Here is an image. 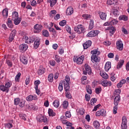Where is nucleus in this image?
<instances>
[{"label": "nucleus", "mask_w": 129, "mask_h": 129, "mask_svg": "<svg viewBox=\"0 0 129 129\" xmlns=\"http://www.w3.org/2000/svg\"><path fill=\"white\" fill-rule=\"evenodd\" d=\"M97 101V99H96V98H92L90 100L91 105H93L94 103H96Z\"/></svg>", "instance_id": "obj_53"}, {"label": "nucleus", "mask_w": 129, "mask_h": 129, "mask_svg": "<svg viewBox=\"0 0 129 129\" xmlns=\"http://www.w3.org/2000/svg\"><path fill=\"white\" fill-rule=\"evenodd\" d=\"M78 28L80 32V34H81V33L84 34V33L86 32L85 28H84V26H83V25H78Z\"/></svg>", "instance_id": "obj_27"}, {"label": "nucleus", "mask_w": 129, "mask_h": 129, "mask_svg": "<svg viewBox=\"0 0 129 129\" xmlns=\"http://www.w3.org/2000/svg\"><path fill=\"white\" fill-rule=\"evenodd\" d=\"M125 83V80L122 79L119 82V83L117 84V87L118 88H120L122 87V85H123V84H124Z\"/></svg>", "instance_id": "obj_29"}, {"label": "nucleus", "mask_w": 129, "mask_h": 129, "mask_svg": "<svg viewBox=\"0 0 129 129\" xmlns=\"http://www.w3.org/2000/svg\"><path fill=\"white\" fill-rule=\"evenodd\" d=\"M93 125H94L95 128L96 129L100 128V123L98 121H94L93 123Z\"/></svg>", "instance_id": "obj_26"}, {"label": "nucleus", "mask_w": 129, "mask_h": 129, "mask_svg": "<svg viewBox=\"0 0 129 129\" xmlns=\"http://www.w3.org/2000/svg\"><path fill=\"white\" fill-rule=\"evenodd\" d=\"M85 111V110L83 108H81L78 110L79 113H80V114H81V115H83V114H84Z\"/></svg>", "instance_id": "obj_56"}, {"label": "nucleus", "mask_w": 129, "mask_h": 129, "mask_svg": "<svg viewBox=\"0 0 129 129\" xmlns=\"http://www.w3.org/2000/svg\"><path fill=\"white\" fill-rule=\"evenodd\" d=\"M106 30L109 31L110 36H112V35H113L115 32V31H116V29H115V28L112 26H108Z\"/></svg>", "instance_id": "obj_11"}, {"label": "nucleus", "mask_w": 129, "mask_h": 129, "mask_svg": "<svg viewBox=\"0 0 129 129\" xmlns=\"http://www.w3.org/2000/svg\"><path fill=\"white\" fill-rule=\"evenodd\" d=\"M99 17L101 20L105 21L106 20V14L102 12H100L99 13Z\"/></svg>", "instance_id": "obj_22"}, {"label": "nucleus", "mask_w": 129, "mask_h": 129, "mask_svg": "<svg viewBox=\"0 0 129 129\" xmlns=\"http://www.w3.org/2000/svg\"><path fill=\"white\" fill-rule=\"evenodd\" d=\"M21 75H22L21 73H18L17 74L15 79L16 82H20V78H21Z\"/></svg>", "instance_id": "obj_36"}, {"label": "nucleus", "mask_w": 129, "mask_h": 129, "mask_svg": "<svg viewBox=\"0 0 129 129\" xmlns=\"http://www.w3.org/2000/svg\"><path fill=\"white\" fill-rule=\"evenodd\" d=\"M18 18H19V14L17 12H14L12 15V20L18 19Z\"/></svg>", "instance_id": "obj_39"}, {"label": "nucleus", "mask_w": 129, "mask_h": 129, "mask_svg": "<svg viewBox=\"0 0 129 129\" xmlns=\"http://www.w3.org/2000/svg\"><path fill=\"white\" fill-rule=\"evenodd\" d=\"M99 34V31L98 30H92L89 32L87 34V37H89V38H92V37H96L97 35Z\"/></svg>", "instance_id": "obj_5"}, {"label": "nucleus", "mask_w": 129, "mask_h": 129, "mask_svg": "<svg viewBox=\"0 0 129 129\" xmlns=\"http://www.w3.org/2000/svg\"><path fill=\"white\" fill-rule=\"evenodd\" d=\"M106 111L104 109H101V110L96 112V116H106Z\"/></svg>", "instance_id": "obj_6"}, {"label": "nucleus", "mask_w": 129, "mask_h": 129, "mask_svg": "<svg viewBox=\"0 0 129 129\" xmlns=\"http://www.w3.org/2000/svg\"><path fill=\"white\" fill-rule=\"evenodd\" d=\"M0 90H1L2 91H3V92H5V91H6V92H9V89H7V87L5 85H1Z\"/></svg>", "instance_id": "obj_32"}, {"label": "nucleus", "mask_w": 129, "mask_h": 129, "mask_svg": "<svg viewBox=\"0 0 129 129\" xmlns=\"http://www.w3.org/2000/svg\"><path fill=\"white\" fill-rule=\"evenodd\" d=\"M13 21H14L15 25H16L17 26V25H19V24H20V23H21V20L20 18H16L15 19H13Z\"/></svg>", "instance_id": "obj_37"}, {"label": "nucleus", "mask_w": 129, "mask_h": 129, "mask_svg": "<svg viewBox=\"0 0 129 129\" xmlns=\"http://www.w3.org/2000/svg\"><path fill=\"white\" fill-rule=\"evenodd\" d=\"M20 118L21 119H23V120H26V115L24 114H19Z\"/></svg>", "instance_id": "obj_63"}, {"label": "nucleus", "mask_w": 129, "mask_h": 129, "mask_svg": "<svg viewBox=\"0 0 129 129\" xmlns=\"http://www.w3.org/2000/svg\"><path fill=\"white\" fill-rule=\"evenodd\" d=\"M91 54H92V55H96V54L99 55L100 54V51L97 50V49H94L91 51Z\"/></svg>", "instance_id": "obj_34"}, {"label": "nucleus", "mask_w": 129, "mask_h": 129, "mask_svg": "<svg viewBox=\"0 0 129 129\" xmlns=\"http://www.w3.org/2000/svg\"><path fill=\"white\" fill-rule=\"evenodd\" d=\"M53 78H54V75L53 74H50L48 75V80L49 82H53Z\"/></svg>", "instance_id": "obj_38"}, {"label": "nucleus", "mask_w": 129, "mask_h": 129, "mask_svg": "<svg viewBox=\"0 0 129 129\" xmlns=\"http://www.w3.org/2000/svg\"><path fill=\"white\" fill-rule=\"evenodd\" d=\"M66 20H62L60 21L59 23V25L61 26V27H63V26H65L66 25Z\"/></svg>", "instance_id": "obj_57"}, {"label": "nucleus", "mask_w": 129, "mask_h": 129, "mask_svg": "<svg viewBox=\"0 0 129 129\" xmlns=\"http://www.w3.org/2000/svg\"><path fill=\"white\" fill-rule=\"evenodd\" d=\"M46 72V69L45 68L43 67V66H41L39 67L38 71L37 73L38 75H43L44 73Z\"/></svg>", "instance_id": "obj_13"}, {"label": "nucleus", "mask_w": 129, "mask_h": 129, "mask_svg": "<svg viewBox=\"0 0 129 129\" xmlns=\"http://www.w3.org/2000/svg\"><path fill=\"white\" fill-rule=\"evenodd\" d=\"M33 28L35 30H34V33L38 34V33H40V32L42 31V29H43V26L37 24L34 25Z\"/></svg>", "instance_id": "obj_7"}, {"label": "nucleus", "mask_w": 129, "mask_h": 129, "mask_svg": "<svg viewBox=\"0 0 129 129\" xmlns=\"http://www.w3.org/2000/svg\"><path fill=\"white\" fill-rule=\"evenodd\" d=\"M38 98L36 95H30L26 97L27 101H32V100H37Z\"/></svg>", "instance_id": "obj_15"}, {"label": "nucleus", "mask_w": 129, "mask_h": 129, "mask_svg": "<svg viewBox=\"0 0 129 129\" xmlns=\"http://www.w3.org/2000/svg\"><path fill=\"white\" fill-rule=\"evenodd\" d=\"M9 15V10L6 8L3 11V16L5 17V18H8V16Z\"/></svg>", "instance_id": "obj_30"}, {"label": "nucleus", "mask_w": 129, "mask_h": 129, "mask_svg": "<svg viewBox=\"0 0 129 129\" xmlns=\"http://www.w3.org/2000/svg\"><path fill=\"white\" fill-rule=\"evenodd\" d=\"M82 17L84 18L85 20H89V19H91V15L89 14H83Z\"/></svg>", "instance_id": "obj_45"}, {"label": "nucleus", "mask_w": 129, "mask_h": 129, "mask_svg": "<svg viewBox=\"0 0 129 129\" xmlns=\"http://www.w3.org/2000/svg\"><path fill=\"white\" fill-rule=\"evenodd\" d=\"M53 105L54 106V107H56V108H58L59 105V101L55 100L53 103Z\"/></svg>", "instance_id": "obj_46"}, {"label": "nucleus", "mask_w": 129, "mask_h": 129, "mask_svg": "<svg viewBox=\"0 0 129 129\" xmlns=\"http://www.w3.org/2000/svg\"><path fill=\"white\" fill-rule=\"evenodd\" d=\"M113 15H114L115 17H117L118 16H119V14L118 13V10H117V9L114 10Z\"/></svg>", "instance_id": "obj_61"}, {"label": "nucleus", "mask_w": 129, "mask_h": 129, "mask_svg": "<svg viewBox=\"0 0 129 129\" xmlns=\"http://www.w3.org/2000/svg\"><path fill=\"white\" fill-rule=\"evenodd\" d=\"M117 106H114L113 107V113L114 114H116V113H117Z\"/></svg>", "instance_id": "obj_58"}, {"label": "nucleus", "mask_w": 129, "mask_h": 129, "mask_svg": "<svg viewBox=\"0 0 129 129\" xmlns=\"http://www.w3.org/2000/svg\"><path fill=\"white\" fill-rule=\"evenodd\" d=\"M91 45H92V42L91 40H88L83 44V46L84 47V49H88Z\"/></svg>", "instance_id": "obj_16"}, {"label": "nucleus", "mask_w": 129, "mask_h": 129, "mask_svg": "<svg viewBox=\"0 0 129 129\" xmlns=\"http://www.w3.org/2000/svg\"><path fill=\"white\" fill-rule=\"evenodd\" d=\"M123 63H124V60L122 59H120L117 65V67H116L117 69H120V68L122 67V65H123Z\"/></svg>", "instance_id": "obj_28"}, {"label": "nucleus", "mask_w": 129, "mask_h": 129, "mask_svg": "<svg viewBox=\"0 0 129 129\" xmlns=\"http://www.w3.org/2000/svg\"><path fill=\"white\" fill-rule=\"evenodd\" d=\"M48 114L49 116H55L56 115V113L54 112V111H53L51 109H48Z\"/></svg>", "instance_id": "obj_35"}, {"label": "nucleus", "mask_w": 129, "mask_h": 129, "mask_svg": "<svg viewBox=\"0 0 129 129\" xmlns=\"http://www.w3.org/2000/svg\"><path fill=\"white\" fill-rule=\"evenodd\" d=\"M58 90L61 92L62 90H63V81H61L59 82V86H58Z\"/></svg>", "instance_id": "obj_44"}, {"label": "nucleus", "mask_w": 129, "mask_h": 129, "mask_svg": "<svg viewBox=\"0 0 129 129\" xmlns=\"http://www.w3.org/2000/svg\"><path fill=\"white\" fill-rule=\"evenodd\" d=\"M107 83H108V81L107 80H105L101 82V85H102V86H103L104 87H107Z\"/></svg>", "instance_id": "obj_47"}, {"label": "nucleus", "mask_w": 129, "mask_h": 129, "mask_svg": "<svg viewBox=\"0 0 129 129\" xmlns=\"http://www.w3.org/2000/svg\"><path fill=\"white\" fill-rule=\"evenodd\" d=\"M101 90H102V89H101V88H100V87L96 88V89H95L96 93L97 94H99V93H100V92H101Z\"/></svg>", "instance_id": "obj_62"}, {"label": "nucleus", "mask_w": 129, "mask_h": 129, "mask_svg": "<svg viewBox=\"0 0 129 129\" xmlns=\"http://www.w3.org/2000/svg\"><path fill=\"white\" fill-rule=\"evenodd\" d=\"M94 27V21L93 20H90V24L89 26V30H92L93 28Z\"/></svg>", "instance_id": "obj_33"}, {"label": "nucleus", "mask_w": 129, "mask_h": 129, "mask_svg": "<svg viewBox=\"0 0 129 129\" xmlns=\"http://www.w3.org/2000/svg\"><path fill=\"white\" fill-rule=\"evenodd\" d=\"M118 22L115 19L111 20L110 22H107L104 24V26H112V25H116Z\"/></svg>", "instance_id": "obj_14"}, {"label": "nucleus", "mask_w": 129, "mask_h": 129, "mask_svg": "<svg viewBox=\"0 0 129 129\" xmlns=\"http://www.w3.org/2000/svg\"><path fill=\"white\" fill-rule=\"evenodd\" d=\"M40 45V38L36 37L35 41H34V49H37Z\"/></svg>", "instance_id": "obj_18"}, {"label": "nucleus", "mask_w": 129, "mask_h": 129, "mask_svg": "<svg viewBox=\"0 0 129 129\" xmlns=\"http://www.w3.org/2000/svg\"><path fill=\"white\" fill-rule=\"evenodd\" d=\"M121 129H127V119L125 116L122 117Z\"/></svg>", "instance_id": "obj_3"}, {"label": "nucleus", "mask_w": 129, "mask_h": 129, "mask_svg": "<svg viewBox=\"0 0 129 129\" xmlns=\"http://www.w3.org/2000/svg\"><path fill=\"white\" fill-rule=\"evenodd\" d=\"M86 90L87 92L89 93V94H92V90H91V87H90V86L88 85L86 86Z\"/></svg>", "instance_id": "obj_41"}, {"label": "nucleus", "mask_w": 129, "mask_h": 129, "mask_svg": "<svg viewBox=\"0 0 129 129\" xmlns=\"http://www.w3.org/2000/svg\"><path fill=\"white\" fill-rule=\"evenodd\" d=\"M6 64L10 67V68L13 67V61L10 59L6 60Z\"/></svg>", "instance_id": "obj_43"}, {"label": "nucleus", "mask_w": 129, "mask_h": 129, "mask_svg": "<svg viewBox=\"0 0 129 129\" xmlns=\"http://www.w3.org/2000/svg\"><path fill=\"white\" fill-rule=\"evenodd\" d=\"M60 118H61V119H62V120H61V122H62V123H63V124H67V122H68V121H67V120H64L65 118H66V117H65V116H61V117H60Z\"/></svg>", "instance_id": "obj_48"}, {"label": "nucleus", "mask_w": 129, "mask_h": 129, "mask_svg": "<svg viewBox=\"0 0 129 129\" xmlns=\"http://www.w3.org/2000/svg\"><path fill=\"white\" fill-rule=\"evenodd\" d=\"M85 70H86V71H87L88 74H89V75H90V74H91V68L90 67V66H89V65H88V64L86 63L85 64Z\"/></svg>", "instance_id": "obj_23"}, {"label": "nucleus", "mask_w": 129, "mask_h": 129, "mask_svg": "<svg viewBox=\"0 0 129 129\" xmlns=\"http://www.w3.org/2000/svg\"><path fill=\"white\" fill-rule=\"evenodd\" d=\"M16 34H17V31L15 30L12 31L9 38V43L13 42V40L15 39V36H16Z\"/></svg>", "instance_id": "obj_10"}, {"label": "nucleus", "mask_w": 129, "mask_h": 129, "mask_svg": "<svg viewBox=\"0 0 129 129\" xmlns=\"http://www.w3.org/2000/svg\"><path fill=\"white\" fill-rule=\"evenodd\" d=\"M42 34L43 35V36H44V37H49V32L48 31V30H43L42 31Z\"/></svg>", "instance_id": "obj_42"}, {"label": "nucleus", "mask_w": 129, "mask_h": 129, "mask_svg": "<svg viewBox=\"0 0 129 129\" xmlns=\"http://www.w3.org/2000/svg\"><path fill=\"white\" fill-rule=\"evenodd\" d=\"M74 31L78 34H80V30H79V27H78V25L77 26V27H75L74 28Z\"/></svg>", "instance_id": "obj_64"}, {"label": "nucleus", "mask_w": 129, "mask_h": 129, "mask_svg": "<svg viewBox=\"0 0 129 129\" xmlns=\"http://www.w3.org/2000/svg\"><path fill=\"white\" fill-rule=\"evenodd\" d=\"M28 48H29V46L27 44H22L19 46V49L21 52H25V51H27L28 50Z\"/></svg>", "instance_id": "obj_9"}, {"label": "nucleus", "mask_w": 129, "mask_h": 129, "mask_svg": "<svg viewBox=\"0 0 129 129\" xmlns=\"http://www.w3.org/2000/svg\"><path fill=\"white\" fill-rule=\"evenodd\" d=\"M100 75L102 77V78H104V79H107L108 78V75L106 74V73H104L103 72H100Z\"/></svg>", "instance_id": "obj_31"}, {"label": "nucleus", "mask_w": 129, "mask_h": 129, "mask_svg": "<svg viewBox=\"0 0 129 129\" xmlns=\"http://www.w3.org/2000/svg\"><path fill=\"white\" fill-rule=\"evenodd\" d=\"M57 3V0H52L51 1V4L50 5V6L51 8H53V7L56 5V3Z\"/></svg>", "instance_id": "obj_60"}, {"label": "nucleus", "mask_w": 129, "mask_h": 129, "mask_svg": "<svg viewBox=\"0 0 129 129\" xmlns=\"http://www.w3.org/2000/svg\"><path fill=\"white\" fill-rule=\"evenodd\" d=\"M121 92V90L120 89L116 90L115 91V94H116L117 96L114 99V104L115 106H118L119 101H120V93Z\"/></svg>", "instance_id": "obj_1"}, {"label": "nucleus", "mask_w": 129, "mask_h": 129, "mask_svg": "<svg viewBox=\"0 0 129 129\" xmlns=\"http://www.w3.org/2000/svg\"><path fill=\"white\" fill-rule=\"evenodd\" d=\"M115 3V1L114 0H107V5H108L109 6H111L112 5H113Z\"/></svg>", "instance_id": "obj_49"}, {"label": "nucleus", "mask_w": 129, "mask_h": 129, "mask_svg": "<svg viewBox=\"0 0 129 129\" xmlns=\"http://www.w3.org/2000/svg\"><path fill=\"white\" fill-rule=\"evenodd\" d=\"M11 86H12V82H7L6 84H5V87H6L7 89H9V88H10V87H11Z\"/></svg>", "instance_id": "obj_52"}, {"label": "nucleus", "mask_w": 129, "mask_h": 129, "mask_svg": "<svg viewBox=\"0 0 129 129\" xmlns=\"http://www.w3.org/2000/svg\"><path fill=\"white\" fill-rule=\"evenodd\" d=\"M111 68V62L110 61H107L105 65V70L106 72Z\"/></svg>", "instance_id": "obj_20"}, {"label": "nucleus", "mask_w": 129, "mask_h": 129, "mask_svg": "<svg viewBox=\"0 0 129 129\" xmlns=\"http://www.w3.org/2000/svg\"><path fill=\"white\" fill-rule=\"evenodd\" d=\"M91 60L93 63H97V62H99V59L96 55H92L91 57Z\"/></svg>", "instance_id": "obj_21"}, {"label": "nucleus", "mask_w": 129, "mask_h": 129, "mask_svg": "<svg viewBox=\"0 0 129 129\" xmlns=\"http://www.w3.org/2000/svg\"><path fill=\"white\" fill-rule=\"evenodd\" d=\"M63 84L66 91H69V90L70 89V86H69V83L67 82H63Z\"/></svg>", "instance_id": "obj_24"}, {"label": "nucleus", "mask_w": 129, "mask_h": 129, "mask_svg": "<svg viewBox=\"0 0 129 129\" xmlns=\"http://www.w3.org/2000/svg\"><path fill=\"white\" fill-rule=\"evenodd\" d=\"M20 99L19 98H17L14 99V104L15 105H18L20 103Z\"/></svg>", "instance_id": "obj_54"}, {"label": "nucleus", "mask_w": 129, "mask_h": 129, "mask_svg": "<svg viewBox=\"0 0 129 129\" xmlns=\"http://www.w3.org/2000/svg\"><path fill=\"white\" fill-rule=\"evenodd\" d=\"M66 97L67 98L70 99L72 97L71 96V93H70V92L69 91H66Z\"/></svg>", "instance_id": "obj_51"}, {"label": "nucleus", "mask_w": 129, "mask_h": 129, "mask_svg": "<svg viewBox=\"0 0 129 129\" xmlns=\"http://www.w3.org/2000/svg\"><path fill=\"white\" fill-rule=\"evenodd\" d=\"M20 61L23 64H24V65L28 64V58L24 55L20 56Z\"/></svg>", "instance_id": "obj_17"}, {"label": "nucleus", "mask_w": 129, "mask_h": 129, "mask_svg": "<svg viewBox=\"0 0 129 129\" xmlns=\"http://www.w3.org/2000/svg\"><path fill=\"white\" fill-rule=\"evenodd\" d=\"M7 24L9 28H10L11 29H13V28H14V25H13V23L12 22V19H11V18L8 19Z\"/></svg>", "instance_id": "obj_25"}, {"label": "nucleus", "mask_w": 129, "mask_h": 129, "mask_svg": "<svg viewBox=\"0 0 129 129\" xmlns=\"http://www.w3.org/2000/svg\"><path fill=\"white\" fill-rule=\"evenodd\" d=\"M66 30L68 32V33H69V34H71V28L68 25L66 26Z\"/></svg>", "instance_id": "obj_55"}, {"label": "nucleus", "mask_w": 129, "mask_h": 129, "mask_svg": "<svg viewBox=\"0 0 129 129\" xmlns=\"http://www.w3.org/2000/svg\"><path fill=\"white\" fill-rule=\"evenodd\" d=\"M73 14V8L71 6L69 7L66 11L67 16H71Z\"/></svg>", "instance_id": "obj_19"}, {"label": "nucleus", "mask_w": 129, "mask_h": 129, "mask_svg": "<svg viewBox=\"0 0 129 129\" xmlns=\"http://www.w3.org/2000/svg\"><path fill=\"white\" fill-rule=\"evenodd\" d=\"M116 48L119 51H122L123 50V44L122 43V41L121 40H119L116 43Z\"/></svg>", "instance_id": "obj_8"}, {"label": "nucleus", "mask_w": 129, "mask_h": 129, "mask_svg": "<svg viewBox=\"0 0 129 129\" xmlns=\"http://www.w3.org/2000/svg\"><path fill=\"white\" fill-rule=\"evenodd\" d=\"M119 21H127V17L125 15H122L119 17Z\"/></svg>", "instance_id": "obj_40"}, {"label": "nucleus", "mask_w": 129, "mask_h": 129, "mask_svg": "<svg viewBox=\"0 0 129 129\" xmlns=\"http://www.w3.org/2000/svg\"><path fill=\"white\" fill-rule=\"evenodd\" d=\"M73 60L74 61L77 63V64L80 65L83 63V61L84 60V55H81L80 57H74Z\"/></svg>", "instance_id": "obj_2"}, {"label": "nucleus", "mask_w": 129, "mask_h": 129, "mask_svg": "<svg viewBox=\"0 0 129 129\" xmlns=\"http://www.w3.org/2000/svg\"><path fill=\"white\" fill-rule=\"evenodd\" d=\"M41 83V82H40L39 80L35 81L34 82V84L35 85V89H37L38 88V86H39V85Z\"/></svg>", "instance_id": "obj_50"}, {"label": "nucleus", "mask_w": 129, "mask_h": 129, "mask_svg": "<svg viewBox=\"0 0 129 129\" xmlns=\"http://www.w3.org/2000/svg\"><path fill=\"white\" fill-rule=\"evenodd\" d=\"M37 121L39 122H47V117L44 116H37L36 117Z\"/></svg>", "instance_id": "obj_12"}, {"label": "nucleus", "mask_w": 129, "mask_h": 129, "mask_svg": "<svg viewBox=\"0 0 129 129\" xmlns=\"http://www.w3.org/2000/svg\"><path fill=\"white\" fill-rule=\"evenodd\" d=\"M63 107L64 109H66L67 107H68V102H67V101H64L63 102Z\"/></svg>", "instance_id": "obj_59"}, {"label": "nucleus", "mask_w": 129, "mask_h": 129, "mask_svg": "<svg viewBox=\"0 0 129 129\" xmlns=\"http://www.w3.org/2000/svg\"><path fill=\"white\" fill-rule=\"evenodd\" d=\"M22 39L23 40H25V43H27V44H31V43H33L36 40L35 36H32L28 38V36H24Z\"/></svg>", "instance_id": "obj_4"}]
</instances>
